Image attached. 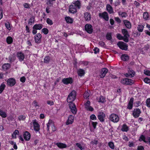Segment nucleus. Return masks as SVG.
<instances>
[{"label":"nucleus","mask_w":150,"mask_h":150,"mask_svg":"<svg viewBox=\"0 0 150 150\" xmlns=\"http://www.w3.org/2000/svg\"><path fill=\"white\" fill-rule=\"evenodd\" d=\"M99 16L102 17L105 20L108 21L109 19V17L108 14L106 12H104L102 13L99 14Z\"/></svg>","instance_id":"f3484780"},{"label":"nucleus","mask_w":150,"mask_h":150,"mask_svg":"<svg viewBox=\"0 0 150 150\" xmlns=\"http://www.w3.org/2000/svg\"><path fill=\"white\" fill-rule=\"evenodd\" d=\"M106 9L107 11L110 13H113V10L112 7L109 4L106 5Z\"/></svg>","instance_id":"a878e982"},{"label":"nucleus","mask_w":150,"mask_h":150,"mask_svg":"<svg viewBox=\"0 0 150 150\" xmlns=\"http://www.w3.org/2000/svg\"><path fill=\"white\" fill-rule=\"evenodd\" d=\"M34 18L33 17H32L30 18L28 22V24H31L32 23H34Z\"/></svg>","instance_id":"bf43d9fd"},{"label":"nucleus","mask_w":150,"mask_h":150,"mask_svg":"<svg viewBox=\"0 0 150 150\" xmlns=\"http://www.w3.org/2000/svg\"><path fill=\"white\" fill-rule=\"evenodd\" d=\"M106 38L108 40H110L111 39V34L110 33H107L106 35Z\"/></svg>","instance_id":"052dcab7"},{"label":"nucleus","mask_w":150,"mask_h":150,"mask_svg":"<svg viewBox=\"0 0 150 150\" xmlns=\"http://www.w3.org/2000/svg\"><path fill=\"white\" fill-rule=\"evenodd\" d=\"M121 59L124 61H127L129 59V57L128 55L126 54H124L121 56Z\"/></svg>","instance_id":"473e14b6"},{"label":"nucleus","mask_w":150,"mask_h":150,"mask_svg":"<svg viewBox=\"0 0 150 150\" xmlns=\"http://www.w3.org/2000/svg\"><path fill=\"white\" fill-rule=\"evenodd\" d=\"M48 30L46 28H44L42 30V32L45 35H47L48 33Z\"/></svg>","instance_id":"8fccbe9b"},{"label":"nucleus","mask_w":150,"mask_h":150,"mask_svg":"<svg viewBox=\"0 0 150 150\" xmlns=\"http://www.w3.org/2000/svg\"><path fill=\"white\" fill-rule=\"evenodd\" d=\"M137 150H144V147L142 146H138L137 148Z\"/></svg>","instance_id":"774afa93"},{"label":"nucleus","mask_w":150,"mask_h":150,"mask_svg":"<svg viewBox=\"0 0 150 150\" xmlns=\"http://www.w3.org/2000/svg\"><path fill=\"white\" fill-rule=\"evenodd\" d=\"M141 113V111L139 109H136L133 110L132 115L134 117L137 118L139 117Z\"/></svg>","instance_id":"0eeeda50"},{"label":"nucleus","mask_w":150,"mask_h":150,"mask_svg":"<svg viewBox=\"0 0 150 150\" xmlns=\"http://www.w3.org/2000/svg\"><path fill=\"white\" fill-rule=\"evenodd\" d=\"M143 18L145 20H147L149 18V15L147 13L145 12L143 14Z\"/></svg>","instance_id":"3c124183"},{"label":"nucleus","mask_w":150,"mask_h":150,"mask_svg":"<svg viewBox=\"0 0 150 150\" xmlns=\"http://www.w3.org/2000/svg\"><path fill=\"white\" fill-rule=\"evenodd\" d=\"M90 103L89 101H87L85 103V108L86 110L90 111H93L94 110L93 108L90 106Z\"/></svg>","instance_id":"1a4fd4ad"},{"label":"nucleus","mask_w":150,"mask_h":150,"mask_svg":"<svg viewBox=\"0 0 150 150\" xmlns=\"http://www.w3.org/2000/svg\"><path fill=\"white\" fill-rule=\"evenodd\" d=\"M76 95V91H73L69 94L67 98V101L69 103V107L72 112L74 114H76L77 109L75 104L72 102L75 100Z\"/></svg>","instance_id":"f257e3e1"},{"label":"nucleus","mask_w":150,"mask_h":150,"mask_svg":"<svg viewBox=\"0 0 150 150\" xmlns=\"http://www.w3.org/2000/svg\"><path fill=\"white\" fill-rule=\"evenodd\" d=\"M47 131H49L50 127H52L54 125V124L53 121L51 120H49L48 123L47 124Z\"/></svg>","instance_id":"4be33fe9"},{"label":"nucleus","mask_w":150,"mask_h":150,"mask_svg":"<svg viewBox=\"0 0 150 150\" xmlns=\"http://www.w3.org/2000/svg\"><path fill=\"white\" fill-rule=\"evenodd\" d=\"M50 61V57L49 56H46L44 58V62L46 64L48 63Z\"/></svg>","instance_id":"4c0bfd02"},{"label":"nucleus","mask_w":150,"mask_h":150,"mask_svg":"<svg viewBox=\"0 0 150 150\" xmlns=\"http://www.w3.org/2000/svg\"><path fill=\"white\" fill-rule=\"evenodd\" d=\"M81 6V3L79 1H73L72 4L69 6V10L70 12L74 13L77 12V9H79Z\"/></svg>","instance_id":"f03ea898"},{"label":"nucleus","mask_w":150,"mask_h":150,"mask_svg":"<svg viewBox=\"0 0 150 150\" xmlns=\"http://www.w3.org/2000/svg\"><path fill=\"white\" fill-rule=\"evenodd\" d=\"M19 132L18 130H16L15 132L12 134V137L13 138L15 139L16 138V135H18Z\"/></svg>","instance_id":"a19ab883"},{"label":"nucleus","mask_w":150,"mask_h":150,"mask_svg":"<svg viewBox=\"0 0 150 150\" xmlns=\"http://www.w3.org/2000/svg\"><path fill=\"white\" fill-rule=\"evenodd\" d=\"M117 37L119 40H121L123 39L124 40V37L120 34H117Z\"/></svg>","instance_id":"4d7b16f0"},{"label":"nucleus","mask_w":150,"mask_h":150,"mask_svg":"<svg viewBox=\"0 0 150 150\" xmlns=\"http://www.w3.org/2000/svg\"><path fill=\"white\" fill-rule=\"evenodd\" d=\"M144 26L142 25H139L137 27V29L138 31L142 32L144 29Z\"/></svg>","instance_id":"a18cd8bd"},{"label":"nucleus","mask_w":150,"mask_h":150,"mask_svg":"<svg viewBox=\"0 0 150 150\" xmlns=\"http://www.w3.org/2000/svg\"><path fill=\"white\" fill-rule=\"evenodd\" d=\"M105 115L103 112H100L98 114V118L101 122H104L105 120Z\"/></svg>","instance_id":"ddd939ff"},{"label":"nucleus","mask_w":150,"mask_h":150,"mask_svg":"<svg viewBox=\"0 0 150 150\" xmlns=\"http://www.w3.org/2000/svg\"><path fill=\"white\" fill-rule=\"evenodd\" d=\"M25 78L24 76L22 77L20 79L21 81L23 83L25 81Z\"/></svg>","instance_id":"338daca9"},{"label":"nucleus","mask_w":150,"mask_h":150,"mask_svg":"<svg viewBox=\"0 0 150 150\" xmlns=\"http://www.w3.org/2000/svg\"><path fill=\"white\" fill-rule=\"evenodd\" d=\"M122 33L124 35V40L126 42L128 41V38L129 35L127 30L125 29H123L122 30Z\"/></svg>","instance_id":"20e7f679"},{"label":"nucleus","mask_w":150,"mask_h":150,"mask_svg":"<svg viewBox=\"0 0 150 150\" xmlns=\"http://www.w3.org/2000/svg\"><path fill=\"white\" fill-rule=\"evenodd\" d=\"M74 117L72 115H70L66 122V125H68L72 124L74 122Z\"/></svg>","instance_id":"4468645a"},{"label":"nucleus","mask_w":150,"mask_h":150,"mask_svg":"<svg viewBox=\"0 0 150 150\" xmlns=\"http://www.w3.org/2000/svg\"><path fill=\"white\" fill-rule=\"evenodd\" d=\"M65 20L66 22L68 23H71L73 21V19L69 17L66 16L65 17Z\"/></svg>","instance_id":"c85d7f7f"},{"label":"nucleus","mask_w":150,"mask_h":150,"mask_svg":"<svg viewBox=\"0 0 150 150\" xmlns=\"http://www.w3.org/2000/svg\"><path fill=\"white\" fill-rule=\"evenodd\" d=\"M26 117L25 115H21L19 116L18 117V119L19 120H25Z\"/></svg>","instance_id":"603ef678"},{"label":"nucleus","mask_w":150,"mask_h":150,"mask_svg":"<svg viewBox=\"0 0 150 150\" xmlns=\"http://www.w3.org/2000/svg\"><path fill=\"white\" fill-rule=\"evenodd\" d=\"M123 22L127 28L130 29L131 28V24L129 21L127 20H124Z\"/></svg>","instance_id":"bb28decb"},{"label":"nucleus","mask_w":150,"mask_h":150,"mask_svg":"<svg viewBox=\"0 0 150 150\" xmlns=\"http://www.w3.org/2000/svg\"><path fill=\"white\" fill-rule=\"evenodd\" d=\"M108 71V69L105 68H103L100 71L99 74V76L101 78H104L105 76L106 73Z\"/></svg>","instance_id":"f8f14e48"},{"label":"nucleus","mask_w":150,"mask_h":150,"mask_svg":"<svg viewBox=\"0 0 150 150\" xmlns=\"http://www.w3.org/2000/svg\"><path fill=\"white\" fill-rule=\"evenodd\" d=\"M90 94V91H86L84 94V97L85 99L88 98Z\"/></svg>","instance_id":"79ce46f5"},{"label":"nucleus","mask_w":150,"mask_h":150,"mask_svg":"<svg viewBox=\"0 0 150 150\" xmlns=\"http://www.w3.org/2000/svg\"><path fill=\"white\" fill-rule=\"evenodd\" d=\"M13 40L11 36H8L6 38V42L8 44H11L13 42Z\"/></svg>","instance_id":"c9c22d12"},{"label":"nucleus","mask_w":150,"mask_h":150,"mask_svg":"<svg viewBox=\"0 0 150 150\" xmlns=\"http://www.w3.org/2000/svg\"><path fill=\"white\" fill-rule=\"evenodd\" d=\"M17 57L19 60L21 62L23 61L24 58V55L23 53L20 52H18Z\"/></svg>","instance_id":"b1692460"},{"label":"nucleus","mask_w":150,"mask_h":150,"mask_svg":"<svg viewBox=\"0 0 150 150\" xmlns=\"http://www.w3.org/2000/svg\"><path fill=\"white\" fill-rule=\"evenodd\" d=\"M135 74L134 72L132 69H129L128 71V73H127L125 74V75L126 77H132L134 76Z\"/></svg>","instance_id":"412c9836"},{"label":"nucleus","mask_w":150,"mask_h":150,"mask_svg":"<svg viewBox=\"0 0 150 150\" xmlns=\"http://www.w3.org/2000/svg\"><path fill=\"white\" fill-rule=\"evenodd\" d=\"M144 73L146 75L150 76V71L148 70H144Z\"/></svg>","instance_id":"0e129e2a"},{"label":"nucleus","mask_w":150,"mask_h":150,"mask_svg":"<svg viewBox=\"0 0 150 150\" xmlns=\"http://www.w3.org/2000/svg\"><path fill=\"white\" fill-rule=\"evenodd\" d=\"M78 73L79 76H82L85 74V72L82 69H80L78 71Z\"/></svg>","instance_id":"f704fd0d"},{"label":"nucleus","mask_w":150,"mask_h":150,"mask_svg":"<svg viewBox=\"0 0 150 150\" xmlns=\"http://www.w3.org/2000/svg\"><path fill=\"white\" fill-rule=\"evenodd\" d=\"M73 82L72 79L71 78H64L62 80V82L66 84L69 83H71Z\"/></svg>","instance_id":"dca6fc26"},{"label":"nucleus","mask_w":150,"mask_h":150,"mask_svg":"<svg viewBox=\"0 0 150 150\" xmlns=\"http://www.w3.org/2000/svg\"><path fill=\"white\" fill-rule=\"evenodd\" d=\"M144 82L147 83H150V79H149L147 78H145L144 79Z\"/></svg>","instance_id":"680f3d73"},{"label":"nucleus","mask_w":150,"mask_h":150,"mask_svg":"<svg viewBox=\"0 0 150 150\" xmlns=\"http://www.w3.org/2000/svg\"><path fill=\"white\" fill-rule=\"evenodd\" d=\"M146 106L148 108L150 107V98L147 99L146 101Z\"/></svg>","instance_id":"de8ad7c7"},{"label":"nucleus","mask_w":150,"mask_h":150,"mask_svg":"<svg viewBox=\"0 0 150 150\" xmlns=\"http://www.w3.org/2000/svg\"><path fill=\"white\" fill-rule=\"evenodd\" d=\"M134 102V98H131L130 99L128 104L127 108L129 110L132 109L133 106V104Z\"/></svg>","instance_id":"5701e85b"},{"label":"nucleus","mask_w":150,"mask_h":150,"mask_svg":"<svg viewBox=\"0 0 150 150\" xmlns=\"http://www.w3.org/2000/svg\"><path fill=\"white\" fill-rule=\"evenodd\" d=\"M127 78L123 79L121 80V82L123 84H127Z\"/></svg>","instance_id":"13d9d810"},{"label":"nucleus","mask_w":150,"mask_h":150,"mask_svg":"<svg viewBox=\"0 0 150 150\" xmlns=\"http://www.w3.org/2000/svg\"><path fill=\"white\" fill-rule=\"evenodd\" d=\"M5 25L6 28L8 30H10L11 29V28L10 25V24L9 22H7L5 23Z\"/></svg>","instance_id":"864d4df0"},{"label":"nucleus","mask_w":150,"mask_h":150,"mask_svg":"<svg viewBox=\"0 0 150 150\" xmlns=\"http://www.w3.org/2000/svg\"><path fill=\"white\" fill-rule=\"evenodd\" d=\"M32 122L34 126V130L36 132H38L40 130V125L35 120H33Z\"/></svg>","instance_id":"6e6552de"},{"label":"nucleus","mask_w":150,"mask_h":150,"mask_svg":"<svg viewBox=\"0 0 150 150\" xmlns=\"http://www.w3.org/2000/svg\"><path fill=\"white\" fill-rule=\"evenodd\" d=\"M42 35L40 33L37 34L34 37L35 42L37 43H40L41 42Z\"/></svg>","instance_id":"9d476101"},{"label":"nucleus","mask_w":150,"mask_h":150,"mask_svg":"<svg viewBox=\"0 0 150 150\" xmlns=\"http://www.w3.org/2000/svg\"><path fill=\"white\" fill-rule=\"evenodd\" d=\"M23 5L24 7L26 8L29 9L31 7L30 5L29 4L27 3L23 4Z\"/></svg>","instance_id":"09e8293b"},{"label":"nucleus","mask_w":150,"mask_h":150,"mask_svg":"<svg viewBox=\"0 0 150 150\" xmlns=\"http://www.w3.org/2000/svg\"><path fill=\"white\" fill-rule=\"evenodd\" d=\"M76 146L81 150H83L85 149L84 147L80 143H76Z\"/></svg>","instance_id":"ea45409f"},{"label":"nucleus","mask_w":150,"mask_h":150,"mask_svg":"<svg viewBox=\"0 0 150 150\" xmlns=\"http://www.w3.org/2000/svg\"><path fill=\"white\" fill-rule=\"evenodd\" d=\"M85 30L88 33L91 34L93 32V29L91 25L87 24L85 25Z\"/></svg>","instance_id":"423d86ee"},{"label":"nucleus","mask_w":150,"mask_h":150,"mask_svg":"<svg viewBox=\"0 0 150 150\" xmlns=\"http://www.w3.org/2000/svg\"><path fill=\"white\" fill-rule=\"evenodd\" d=\"M47 103L50 105H52L54 104V103L52 101L48 100L47 102Z\"/></svg>","instance_id":"69168bd1"},{"label":"nucleus","mask_w":150,"mask_h":150,"mask_svg":"<svg viewBox=\"0 0 150 150\" xmlns=\"http://www.w3.org/2000/svg\"><path fill=\"white\" fill-rule=\"evenodd\" d=\"M0 115L3 118H5L7 116V114L6 112L0 110Z\"/></svg>","instance_id":"58836bf2"},{"label":"nucleus","mask_w":150,"mask_h":150,"mask_svg":"<svg viewBox=\"0 0 150 150\" xmlns=\"http://www.w3.org/2000/svg\"><path fill=\"white\" fill-rule=\"evenodd\" d=\"M84 17L85 20L86 21H90L91 19V14L88 12H86L84 14Z\"/></svg>","instance_id":"aec40b11"},{"label":"nucleus","mask_w":150,"mask_h":150,"mask_svg":"<svg viewBox=\"0 0 150 150\" xmlns=\"http://www.w3.org/2000/svg\"><path fill=\"white\" fill-rule=\"evenodd\" d=\"M16 83L15 80L13 78L9 79L7 81V85L11 86L14 85Z\"/></svg>","instance_id":"2eb2a0df"},{"label":"nucleus","mask_w":150,"mask_h":150,"mask_svg":"<svg viewBox=\"0 0 150 150\" xmlns=\"http://www.w3.org/2000/svg\"><path fill=\"white\" fill-rule=\"evenodd\" d=\"M140 141H143L144 142L146 143H149L150 144V137H147L145 138L143 135H141L139 139Z\"/></svg>","instance_id":"9b49d317"},{"label":"nucleus","mask_w":150,"mask_h":150,"mask_svg":"<svg viewBox=\"0 0 150 150\" xmlns=\"http://www.w3.org/2000/svg\"><path fill=\"white\" fill-rule=\"evenodd\" d=\"M97 124V122H93L90 120L89 122V125L90 126L91 125L95 129L96 128V125Z\"/></svg>","instance_id":"2f4dec72"},{"label":"nucleus","mask_w":150,"mask_h":150,"mask_svg":"<svg viewBox=\"0 0 150 150\" xmlns=\"http://www.w3.org/2000/svg\"><path fill=\"white\" fill-rule=\"evenodd\" d=\"M119 14L122 17H126L127 16V14L125 12H119Z\"/></svg>","instance_id":"c03bdc74"},{"label":"nucleus","mask_w":150,"mask_h":150,"mask_svg":"<svg viewBox=\"0 0 150 150\" xmlns=\"http://www.w3.org/2000/svg\"><path fill=\"white\" fill-rule=\"evenodd\" d=\"M43 27V25L42 24H36L33 27V29H35L37 30H40Z\"/></svg>","instance_id":"393cba45"},{"label":"nucleus","mask_w":150,"mask_h":150,"mask_svg":"<svg viewBox=\"0 0 150 150\" xmlns=\"http://www.w3.org/2000/svg\"><path fill=\"white\" fill-rule=\"evenodd\" d=\"M121 129L123 132H127L129 130V128L126 125L124 124L122 125Z\"/></svg>","instance_id":"7c9ffc66"},{"label":"nucleus","mask_w":150,"mask_h":150,"mask_svg":"<svg viewBox=\"0 0 150 150\" xmlns=\"http://www.w3.org/2000/svg\"><path fill=\"white\" fill-rule=\"evenodd\" d=\"M10 67V64L8 63L5 64L2 66L3 69L4 70L8 69Z\"/></svg>","instance_id":"72a5a7b5"},{"label":"nucleus","mask_w":150,"mask_h":150,"mask_svg":"<svg viewBox=\"0 0 150 150\" xmlns=\"http://www.w3.org/2000/svg\"><path fill=\"white\" fill-rule=\"evenodd\" d=\"M127 85H132L134 83V81L131 79L127 78Z\"/></svg>","instance_id":"37998d69"},{"label":"nucleus","mask_w":150,"mask_h":150,"mask_svg":"<svg viewBox=\"0 0 150 150\" xmlns=\"http://www.w3.org/2000/svg\"><path fill=\"white\" fill-rule=\"evenodd\" d=\"M108 145L110 147L111 149H114V143L111 142H110L108 143Z\"/></svg>","instance_id":"49530a36"},{"label":"nucleus","mask_w":150,"mask_h":150,"mask_svg":"<svg viewBox=\"0 0 150 150\" xmlns=\"http://www.w3.org/2000/svg\"><path fill=\"white\" fill-rule=\"evenodd\" d=\"M32 105L36 109H38L39 107V105L38 102L36 100L34 101L33 102Z\"/></svg>","instance_id":"c756f323"},{"label":"nucleus","mask_w":150,"mask_h":150,"mask_svg":"<svg viewBox=\"0 0 150 150\" xmlns=\"http://www.w3.org/2000/svg\"><path fill=\"white\" fill-rule=\"evenodd\" d=\"M90 118L91 120H96L97 118L95 115L94 114H92L90 116Z\"/></svg>","instance_id":"6e6d98bb"},{"label":"nucleus","mask_w":150,"mask_h":150,"mask_svg":"<svg viewBox=\"0 0 150 150\" xmlns=\"http://www.w3.org/2000/svg\"><path fill=\"white\" fill-rule=\"evenodd\" d=\"M6 85L4 83L1 84L0 86V93H1L3 91L5 88Z\"/></svg>","instance_id":"e433bc0d"},{"label":"nucleus","mask_w":150,"mask_h":150,"mask_svg":"<svg viewBox=\"0 0 150 150\" xmlns=\"http://www.w3.org/2000/svg\"><path fill=\"white\" fill-rule=\"evenodd\" d=\"M46 22L48 24L50 25H51L53 24V22L52 20L49 18L47 19Z\"/></svg>","instance_id":"5fc2aeb1"},{"label":"nucleus","mask_w":150,"mask_h":150,"mask_svg":"<svg viewBox=\"0 0 150 150\" xmlns=\"http://www.w3.org/2000/svg\"><path fill=\"white\" fill-rule=\"evenodd\" d=\"M109 119L114 123H117L119 120V117L117 115L113 113L110 115Z\"/></svg>","instance_id":"7ed1b4c3"},{"label":"nucleus","mask_w":150,"mask_h":150,"mask_svg":"<svg viewBox=\"0 0 150 150\" xmlns=\"http://www.w3.org/2000/svg\"><path fill=\"white\" fill-rule=\"evenodd\" d=\"M117 45L122 50H126L127 49L128 45L126 43L122 42H119Z\"/></svg>","instance_id":"39448f33"},{"label":"nucleus","mask_w":150,"mask_h":150,"mask_svg":"<svg viewBox=\"0 0 150 150\" xmlns=\"http://www.w3.org/2000/svg\"><path fill=\"white\" fill-rule=\"evenodd\" d=\"M56 145L60 149L65 148L67 147V145L62 143L58 142L56 144Z\"/></svg>","instance_id":"6ab92c4d"},{"label":"nucleus","mask_w":150,"mask_h":150,"mask_svg":"<svg viewBox=\"0 0 150 150\" xmlns=\"http://www.w3.org/2000/svg\"><path fill=\"white\" fill-rule=\"evenodd\" d=\"M93 51L95 54H97L99 52V50L97 47H96L93 49Z\"/></svg>","instance_id":"e2e57ef3"},{"label":"nucleus","mask_w":150,"mask_h":150,"mask_svg":"<svg viewBox=\"0 0 150 150\" xmlns=\"http://www.w3.org/2000/svg\"><path fill=\"white\" fill-rule=\"evenodd\" d=\"M97 101L99 103H103L105 102V98L101 96H100L97 98Z\"/></svg>","instance_id":"cd10ccee"},{"label":"nucleus","mask_w":150,"mask_h":150,"mask_svg":"<svg viewBox=\"0 0 150 150\" xmlns=\"http://www.w3.org/2000/svg\"><path fill=\"white\" fill-rule=\"evenodd\" d=\"M24 139L26 141L29 140L30 138V134L28 131H26L23 134Z\"/></svg>","instance_id":"a211bd4d"}]
</instances>
